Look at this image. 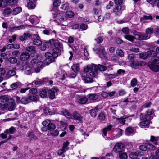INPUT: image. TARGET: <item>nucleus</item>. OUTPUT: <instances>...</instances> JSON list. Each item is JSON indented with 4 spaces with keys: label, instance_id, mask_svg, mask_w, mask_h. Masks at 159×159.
Segmentation results:
<instances>
[{
    "label": "nucleus",
    "instance_id": "4be33fe9",
    "mask_svg": "<svg viewBox=\"0 0 159 159\" xmlns=\"http://www.w3.org/2000/svg\"><path fill=\"white\" fill-rule=\"evenodd\" d=\"M38 17L34 15L31 16L29 18V21L32 24L34 23H38Z\"/></svg>",
    "mask_w": 159,
    "mask_h": 159
},
{
    "label": "nucleus",
    "instance_id": "e2e57ef3",
    "mask_svg": "<svg viewBox=\"0 0 159 159\" xmlns=\"http://www.w3.org/2000/svg\"><path fill=\"white\" fill-rule=\"evenodd\" d=\"M101 55L103 56L104 58H106L107 57V54L105 52V50H104L103 49H102V51H99Z\"/></svg>",
    "mask_w": 159,
    "mask_h": 159
},
{
    "label": "nucleus",
    "instance_id": "a19ab883",
    "mask_svg": "<svg viewBox=\"0 0 159 159\" xmlns=\"http://www.w3.org/2000/svg\"><path fill=\"white\" fill-rule=\"evenodd\" d=\"M65 15L69 18H72L74 16V13L71 11H67Z\"/></svg>",
    "mask_w": 159,
    "mask_h": 159
},
{
    "label": "nucleus",
    "instance_id": "b1692460",
    "mask_svg": "<svg viewBox=\"0 0 159 159\" xmlns=\"http://www.w3.org/2000/svg\"><path fill=\"white\" fill-rule=\"evenodd\" d=\"M39 94V96L43 98H45L47 96L46 91L44 89H41L40 90Z\"/></svg>",
    "mask_w": 159,
    "mask_h": 159
},
{
    "label": "nucleus",
    "instance_id": "2f4dec72",
    "mask_svg": "<svg viewBox=\"0 0 159 159\" xmlns=\"http://www.w3.org/2000/svg\"><path fill=\"white\" fill-rule=\"evenodd\" d=\"M17 2V0H7V4L9 6H13L15 5Z\"/></svg>",
    "mask_w": 159,
    "mask_h": 159
},
{
    "label": "nucleus",
    "instance_id": "6ab92c4d",
    "mask_svg": "<svg viewBox=\"0 0 159 159\" xmlns=\"http://www.w3.org/2000/svg\"><path fill=\"white\" fill-rule=\"evenodd\" d=\"M88 100V98L86 97H79V98L77 99V101L80 104H84L87 102Z\"/></svg>",
    "mask_w": 159,
    "mask_h": 159
},
{
    "label": "nucleus",
    "instance_id": "5701e85b",
    "mask_svg": "<svg viewBox=\"0 0 159 159\" xmlns=\"http://www.w3.org/2000/svg\"><path fill=\"white\" fill-rule=\"evenodd\" d=\"M134 129L131 127H127L125 130V134L127 136H129L133 134Z\"/></svg>",
    "mask_w": 159,
    "mask_h": 159
},
{
    "label": "nucleus",
    "instance_id": "39448f33",
    "mask_svg": "<svg viewBox=\"0 0 159 159\" xmlns=\"http://www.w3.org/2000/svg\"><path fill=\"white\" fill-rule=\"evenodd\" d=\"M53 15V17L57 18V20L60 19L59 21H64L66 20V17L65 16V13L61 12L57 10L56 13H52Z\"/></svg>",
    "mask_w": 159,
    "mask_h": 159
},
{
    "label": "nucleus",
    "instance_id": "bf43d9fd",
    "mask_svg": "<svg viewBox=\"0 0 159 159\" xmlns=\"http://www.w3.org/2000/svg\"><path fill=\"white\" fill-rule=\"evenodd\" d=\"M84 82L86 83H89L92 82L93 81V79L89 77L86 78L84 80Z\"/></svg>",
    "mask_w": 159,
    "mask_h": 159
},
{
    "label": "nucleus",
    "instance_id": "dca6fc26",
    "mask_svg": "<svg viewBox=\"0 0 159 159\" xmlns=\"http://www.w3.org/2000/svg\"><path fill=\"white\" fill-rule=\"evenodd\" d=\"M71 68L72 70L75 73L79 72L80 70V64L78 63L73 64Z\"/></svg>",
    "mask_w": 159,
    "mask_h": 159
},
{
    "label": "nucleus",
    "instance_id": "f257e3e1",
    "mask_svg": "<svg viewBox=\"0 0 159 159\" xmlns=\"http://www.w3.org/2000/svg\"><path fill=\"white\" fill-rule=\"evenodd\" d=\"M63 113L66 117L68 118L74 119L79 122L81 121L83 119L80 115L77 112H74L72 114L66 110H65L63 111Z\"/></svg>",
    "mask_w": 159,
    "mask_h": 159
},
{
    "label": "nucleus",
    "instance_id": "bb28decb",
    "mask_svg": "<svg viewBox=\"0 0 159 159\" xmlns=\"http://www.w3.org/2000/svg\"><path fill=\"white\" fill-rule=\"evenodd\" d=\"M112 126L111 125H109L106 127L104 128L103 130V132L104 136L107 135V132L111 130Z\"/></svg>",
    "mask_w": 159,
    "mask_h": 159
},
{
    "label": "nucleus",
    "instance_id": "1a4fd4ad",
    "mask_svg": "<svg viewBox=\"0 0 159 159\" xmlns=\"http://www.w3.org/2000/svg\"><path fill=\"white\" fill-rule=\"evenodd\" d=\"M94 72L97 73L98 71L99 70L101 71H104L107 69V67L104 66L98 65L94 64L93 66ZM98 74V73H97Z\"/></svg>",
    "mask_w": 159,
    "mask_h": 159
},
{
    "label": "nucleus",
    "instance_id": "aec40b11",
    "mask_svg": "<svg viewBox=\"0 0 159 159\" xmlns=\"http://www.w3.org/2000/svg\"><path fill=\"white\" fill-rule=\"evenodd\" d=\"M121 10V6H119L116 7L114 9L113 11L116 15L118 16L120 15L122 13V11Z\"/></svg>",
    "mask_w": 159,
    "mask_h": 159
},
{
    "label": "nucleus",
    "instance_id": "4468645a",
    "mask_svg": "<svg viewBox=\"0 0 159 159\" xmlns=\"http://www.w3.org/2000/svg\"><path fill=\"white\" fill-rule=\"evenodd\" d=\"M149 68L152 71L155 72L159 71V65L151 63L148 65Z\"/></svg>",
    "mask_w": 159,
    "mask_h": 159
},
{
    "label": "nucleus",
    "instance_id": "0eeeda50",
    "mask_svg": "<svg viewBox=\"0 0 159 159\" xmlns=\"http://www.w3.org/2000/svg\"><path fill=\"white\" fill-rule=\"evenodd\" d=\"M124 145L121 143H116L113 148V150L116 153L122 152L124 148Z\"/></svg>",
    "mask_w": 159,
    "mask_h": 159
},
{
    "label": "nucleus",
    "instance_id": "603ef678",
    "mask_svg": "<svg viewBox=\"0 0 159 159\" xmlns=\"http://www.w3.org/2000/svg\"><path fill=\"white\" fill-rule=\"evenodd\" d=\"M62 9L64 10H67L69 8V4L68 3H66L62 5L61 7Z\"/></svg>",
    "mask_w": 159,
    "mask_h": 159
},
{
    "label": "nucleus",
    "instance_id": "5fc2aeb1",
    "mask_svg": "<svg viewBox=\"0 0 159 159\" xmlns=\"http://www.w3.org/2000/svg\"><path fill=\"white\" fill-rule=\"evenodd\" d=\"M139 65V64L137 62L133 61L131 62L130 64V66L131 67L135 69Z\"/></svg>",
    "mask_w": 159,
    "mask_h": 159
},
{
    "label": "nucleus",
    "instance_id": "7c9ffc66",
    "mask_svg": "<svg viewBox=\"0 0 159 159\" xmlns=\"http://www.w3.org/2000/svg\"><path fill=\"white\" fill-rule=\"evenodd\" d=\"M20 102L23 104H27L30 102V99H29V98L23 97L21 99Z\"/></svg>",
    "mask_w": 159,
    "mask_h": 159
},
{
    "label": "nucleus",
    "instance_id": "f8f14e48",
    "mask_svg": "<svg viewBox=\"0 0 159 159\" xmlns=\"http://www.w3.org/2000/svg\"><path fill=\"white\" fill-rule=\"evenodd\" d=\"M8 109L9 111H11L14 110L15 107V103L14 102V100L12 99H10L8 102Z\"/></svg>",
    "mask_w": 159,
    "mask_h": 159
},
{
    "label": "nucleus",
    "instance_id": "8fccbe9b",
    "mask_svg": "<svg viewBox=\"0 0 159 159\" xmlns=\"http://www.w3.org/2000/svg\"><path fill=\"white\" fill-rule=\"evenodd\" d=\"M138 156V153L135 152H131L129 154V157L131 159H134L136 158Z\"/></svg>",
    "mask_w": 159,
    "mask_h": 159
},
{
    "label": "nucleus",
    "instance_id": "2eb2a0df",
    "mask_svg": "<svg viewBox=\"0 0 159 159\" xmlns=\"http://www.w3.org/2000/svg\"><path fill=\"white\" fill-rule=\"evenodd\" d=\"M125 118L121 117L120 118H117L114 117V119L119 124L123 125H124L125 121Z\"/></svg>",
    "mask_w": 159,
    "mask_h": 159
},
{
    "label": "nucleus",
    "instance_id": "4c0bfd02",
    "mask_svg": "<svg viewBox=\"0 0 159 159\" xmlns=\"http://www.w3.org/2000/svg\"><path fill=\"white\" fill-rule=\"evenodd\" d=\"M9 99L8 97L7 96H0V100L3 102H6L8 100L9 101Z\"/></svg>",
    "mask_w": 159,
    "mask_h": 159
},
{
    "label": "nucleus",
    "instance_id": "20e7f679",
    "mask_svg": "<svg viewBox=\"0 0 159 159\" xmlns=\"http://www.w3.org/2000/svg\"><path fill=\"white\" fill-rule=\"evenodd\" d=\"M94 64L92 65H89L87 66H85L84 68V72H89L90 71V72H89V75L93 77H97L98 74L96 72H94V69L93 68Z\"/></svg>",
    "mask_w": 159,
    "mask_h": 159
},
{
    "label": "nucleus",
    "instance_id": "09e8293b",
    "mask_svg": "<svg viewBox=\"0 0 159 159\" xmlns=\"http://www.w3.org/2000/svg\"><path fill=\"white\" fill-rule=\"evenodd\" d=\"M153 32V29L152 28H148L146 29V33L147 35H150V34L152 33Z\"/></svg>",
    "mask_w": 159,
    "mask_h": 159
},
{
    "label": "nucleus",
    "instance_id": "c85d7f7f",
    "mask_svg": "<svg viewBox=\"0 0 159 159\" xmlns=\"http://www.w3.org/2000/svg\"><path fill=\"white\" fill-rule=\"evenodd\" d=\"M139 56L140 58L145 59H147L148 57L147 52L145 53H141L139 54Z\"/></svg>",
    "mask_w": 159,
    "mask_h": 159
},
{
    "label": "nucleus",
    "instance_id": "774afa93",
    "mask_svg": "<svg viewBox=\"0 0 159 159\" xmlns=\"http://www.w3.org/2000/svg\"><path fill=\"white\" fill-rule=\"evenodd\" d=\"M60 4V2L59 0H56L53 2V6L57 7H58Z\"/></svg>",
    "mask_w": 159,
    "mask_h": 159
},
{
    "label": "nucleus",
    "instance_id": "a18cd8bd",
    "mask_svg": "<svg viewBox=\"0 0 159 159\" xmlns=\"http://www.w3.org/2000/svg\"><path fill=\"white\" fill-rule=\"evenodd\" d=\"M137 84V80L136 78H134L132 79L131 81V85L132 87L135 86Z\"/></svg>",
    "mask_w": 159,
    "mask_h": 159
},
{
    "label": "nucleus",
    "instance_id": "423d86ee",
    "mask_svg": "<svg viewBox=\"0 0 159 159\" xmlns=\"http://www.w3.org/2000/svg\"><path fill=\"white\" fill-rule=\"evenodd\" d=\"M54 45L55 48L53 50V52L57 53L63 50L62 45L58 40H55L54 42Z\"/></svg>",
    "mask_w": 159,
    "mask_h": 159
},
{
    "label": "nucleus",
    "instance_id": "de8ad7c7",
    "mask_svg": "<svg viewBox=\"0 0 159 159\" xmlns=\"http://www.w3.org/2000/svg\"><path fill=\"white\" fill-rule=\"evenodd\" d=\"M147 53L148 56L155 57L157 55L156 52L152 50L147 51Z\"/></svg>",
    "mask_w": 159,
    "mask_h": 159
},
{
    "label": "nucleus",
    "instance_id": "864d4df0",
    "mask_svg": "<svg viewBox=\"0 0 159 159\" xmlns=\"http://www.w3.org/2000/svg\"><path fill=\"white\" fill-rule=\"evenodd\" d=\"M119 157L121 159H126L127 158V155L125 153L120 154Z\"/></svg>",
    "mask_w": 159,
    "mask_h": 159
},
{
    "label": "nucleus",
    "instance_id": "58836bf2",
    "mask_svg": "<svg viewBox=\"0 0 159 159\" xmlns=\"http://www.w3.org/2000/svg\"><path fill=\"white\" fill-rule=\"evenodd\" d=\"M48 130L50 131H52L54 130L55 128V125L53 123H49V124L48 125Z\"/></svg>",
    "mask_w": 159,
    "mask_h": 159
},
{
    "label": "nucleus",
    "instance_id": "cd10ccee",
    "mask_svg": "<svg viewBox=\"0 0 159 159\" xmlns=\"http://www.w3.org/2000/svg\"><path fill=\"white\" fill-rule=\"evenodd\" d=\"M22 9L19 7H17L14 8L12 11V14L16 15L21 12Z\"/></svg>",
    "mask_w": 159,
    "mask_h": 159
},
{
    "label": "nucleus",
    "instance_id": "412c9836",
    "mask_svg": "<svg viewBox=\"0 0 159 159\" xmlns=\"http://www.w3.org/2000/svg\"><path fill=\"white\" fill-rule=\"evenodd\" d=\"M99 109L98 106H97L94 109L90 110V114L91 116L95 117L97 115V112L98 111Z\"/></svg>",
    "mask_w": 159,
    "mask_h": 159
},
{
    "label": "nucleus",
    "instance_id": "a878e982",
    "mask_svg": "<svg viewBox=\"0 0 159 159\" xmlns=\"http://www.w3.org/2000/svg\"><path fill=\"white\" fill-rule=\"evenodd\" d=\"M31 36V35L30 33H25L23 36H20V39L21 41H23L30 38Z\"/></svg>",
    "mask_w": 159,
    "mask_h": 159
},
{
    "label": "nucleus",
    "instance_id": "ddd939ff",
    "mask_svg": "<svg viewBox=\"0 0 159 159\" xmlns=\"http://www.w3.org/2000/svg\"><path fill=\"white\" fill-rule=\"evenodd\" d=\"M30 57L29 53L26 51L22 52L20 56V59L22 61H26L28 60Z\"/></svg>",
    "mask_w": 159,
    "mask_h": 159
},
{
    "label": "nucleus",
    "instance_id": "72a5a7b5",
    "mask_svg": "<svg viewBox=\"0 0 159 159\" xmlns=\"http://www.w3.org/2000/svg\"><path fill=\"white\" fill-rule=\"evenodd\" d=\"M15 130V128L13 127H11L9 129L6 130L4 132L6 134H8L9 133L10 134H11L14 133Z\"/></svg>",
    "mask_w": 159,
    "mask_h": 159
},
{
    "label": "nucleus",
    "instance_id": "9d476101",
    "mask_svg": "<svg viewBox=\"0 0 159 159\" xmlns=\"http://www.w3.org/2000/svg\"><path fill=\"white\" fill-rule=\"evenodd\" d=\"M33 43L34 44L37 46H40L42 44V41L38 35L34 34V35Z\"/></svg>",
    "mask_w": 159,
    "mask_h": 159
},
{
    "label": "nucleus",
    "instance_id": "f03ea898",
    "mask_svg": "<svg viewBox=\"0 0 159 159\" xmlns=\"http://www.w3.org/2000/svg\"><path fill=\"white\" fill-rule=\"evenodd\" d=\"M46 58L44 60V62L46 65H48L49 64L54 61V58L58 57V54L53 52L52 54L47 52L45 54Z\"/></svg>",
    "mask_w": 159,
    "mask_h": 159
},
{
    "label": "nucleus",
    "instance_id": "338daca9",
    "mask_svg": "<svg viewBox=\"0 0 159 159\" xmlns=\"http://www.w3.org/2000/svg\"><path fill=\"white\" fill-rule=\"evenodd\" d=\"M50 123V121L49 120H46L42 122L43 125L45 126H47Z\"/></svg>",
    "mask_w": 159,
    "mask_h": 159
},
{
    "label": "nucleus",
    "instance_id": "49530a36",
    "mask_svg": "<svg viewBox=\"0 0 159 159\" xmlns=\"http://www.w3.org/2000/svg\"><path fill=\"white\" fill-rule=\"evenodd\" d=\"M26 49L30 52H34L35 51V48L33 46H29L26 47Z\"/></svg>",
    "mask_w": 159,
    "mask_h": 159
},
{
    "label": "nucleus",
    "instance_id": "c9c22d12",
    "mask_svg": "<svg viewBox=\"0 0 159 159\" xmlns=\"http://www.w3.org/2000/svg\"><path fill=\"white\" fill-rule=\"evenodd\" d=\"M27 136L30 139L34 140L36 138V137L34 136L33 133L31 131H30L28 132Z\"/></svg>",
    "mask_w": 159,
    "mask_h": 159
},
{
    "label": "nucleus",
    "instance_id": "4d7b16f0",
    "mask_svg": "<svg viewBox=\"0 0 159 159\" xmlns=\"http://www.w3.org/2000/svg\"><path fill=\"white\" fill-rule=\"evenodd\" d=\"M147 147L150 150H154L155 148L154 146L150 143L147 144Z\"/></svg>",
    "mask_w": 159,
    "mask_h": 159
},
{
    "label": "nucleus",
    "instance_id": "a211bd4d",
    "mask_svg": "<svg viewBox=\"0 0 159 159\" xmlns=\"http://www.w3.org/2000/svg\"><path fill=\"white\" fill-rule=\"evenodd\" d=\"M152 19V17L150 15H145L141 18V20L143 23L147 22L151 20Z\"/></svg>",
    "mask_w": 159,
    "mask_h": 159
},
{
    "label": "nucleus",
    "instance_id": "6e6552de",
    "mask_svg": "<svg viewBox=\"0 0 159 159\" xmlns=\"http://www.w3.org/2000/svg\"><path fill=\"white\" fill-rule=\"evenodd\" d=\"M58 91V89L57 88H52L49 90L48 92V95L50 99H54L55 98V93Z\"/></svg>",
    "mask_w": 159,
    "mask_h": 159
},
{
    "label": "nucleus",
    "instance_id": "9b49d317",
    "mask_svg": "<svg viewBox=\"0 0 159 159\" xmlns=\"http://www.w3.org/2000/svg\"><path fill=\"white\" fill-rule=\"evenodd\" d=\"M56 75L57 77L59 79L63 80L65 79L66 76L67 75V74L63 70H60L57 72Z\"/></svg>",
    "mask_w": 159,
    "mask_h": 159
},
{
    "label": "nucleus",
    "instance_id": "393cba45",
    "mask_svg": "<svg viewBox=\"0 0 159 159\" xmlns=\"http://www.w3.org/2000/svg\"><path fill=\"white\" fill-rule=\"evenodd\" d=\"M89 99L91 101H94L98 98V96L95 94H90L87 95Z\"/></svg>",
    "mask_w": 159,
    "mask_h": 159
},
{
    "label": "nucleus",
    "instance_id": "3c124183",
    "mask_svg": "<svg viewBox=\"0 0 159 159\" xmlns=\"http://www.w3.org/2000/svg\"><path fill=\"white\" fill-rule=\"evenodd\" d=\"M36 62L37 60L36 59H34L32 60L30 62L31 65H30V67L32 68L34 67L35 66H36Z\"/></svg>",
    "mask_w": 159,
    "mask_h": 159
},
{
    "label": "nucleus",
    "instance_id": "79ce46f5",
    "mask_svg": "<svg viewBox=\"0 0 159 159\" xmlns=\"http://www.w3.org/2000/svg\"><path fill=\"white\" fill-rule=\"evenodd\" d=\"M125 38L127 40L131 42H133L134 40V37L133 36L127 34L125 36Z\"/></svg>",
    "mask_w": 159,
    "mask_h": 159
},
{
    "label": "nucleus",
    "instance_id": "f704fd0d",
    "mask_svg": "<svg viewBox=\"0 0 159 159\" xmlns=\"http://www.w3.org/2000/svg\"><path fill=\"white\" fill-rule=\"evenodd\" d=\"M7 0H0V7L4 8L6 5Z\"/></svg>",
    "mask_w": 159,
    "mask_h": 159
},
{
    "label": "nucleus",
    "instance_id": "37998d69",
    "mask_svg": "<svg viewBox=\"0 0 159 159\" xmlns=\"http://www.w3.org/2000/svg\"><path fill=\"white\" fill-rule=\"evenodd\" d=\"M116 53L117 55L121 57L124 56V53L123 51L120 49H118L116 51Z\"/></svg>",
    "mask_w": 159,
    "mask_h": 159
},
{
    "label": "nucleus",
    "instance_id": "13d9d810",
    "mask_svg": "<svg viewBox=\"0 0 159 159\" xmlns=\"http://www.w3.org/2000/svg\"><path fill=\"white\" fill-rule=\"evenodd\" d=\"M124 70L122 69H119L118 70L117 73L116 74L117 75V76H118L121 75L122 74H124L125 72Z\"/></svg>",
    "mask_w": 159,
    "mask_h": 159
},
{
    "label": "nucleus",
    "instance_id": "680f3d73",
    "mask_svg": "<svg viewBox=\"0 0 159 159\" xmlns=\"http://www.w3.org/2000/svg\"><path fill=\"white\" fill-rule=\"evenodd\" d=\"M29 99H30V102L31 100L35 101L37 100V97L34 96H30L29 97Z\"/></svg>",
    "mask_w": 159,
    "mask_h": 159
},
{
    "label": "nucleus",
    "instance_id": "0e129e2a",
    "mask_svg": "<svg viewBox=\"0 0 159 159\" xmlns=\"http://www.w3.org/2000/svg\"><path fill=\"white\" fill-rule=\"evenodd\" d=\"M98 118L101 120H103L105 119V116L104 114L102 113H101L98 116Z\"/></svg>",
    "mask_w": 159,
    "mask_h": 159
},
{
    "label": "nucleus",
    "instance_id": "473e14b6",
    "mask_svg": "<svg viewBox=\"0 0 159 159\" xmlns=\"http://www.w3.org/2000/svg\"><path fill=\"white\" fill-rule=\"evenodd\" d=\"M34 2H29L28 3V7L30 9H34L35 7Z\"/></svg>",
    "mask_w": 159,
    "mask_h": 159
},
{
    "label": "nucleus",
    "instance_id": "c03bdc74",
    "mask_svg": "<svg viewBox=\"0 0 159 159\" xmlns=\"http://www.w3.org/2000/svg\"><path fill=\"white\" fill-rule=\"evenodd\" d=\"M151 35H147V34H141V40H147L150 38Z\"/></svg>",
    "mask_w": 159,
    "mask_h": 159
},
{
    "label": "nucleus",
    "instance_id": "052dcab7",
    "mask_svg": "<svg viewBox=\"0 0 159 159\" xmlns=\"http://www.w3.org/2000/svg\"><path fill=\"white\" fill-rule=\"evenodd\" d=\"M121 30L123 33L125 34H128L129 33V30L127 27L123 28Z\"/></svg>",
    "mask_w": 159,
    "mask_h": 159
},
{
    "label": "nucleus",
    "instance_id": "6e6d98bb",
    "mask_svg": "<svg viewBox=\"0 0 159 159\" xmlns=\"http://www.w3.org/2000/svg\"><path fill=\"white\" fill-rule=\"evenodd\" d=\"M19 84V82L14 83L11 85V87L13 89H15L18 87Z\"/></svg>",
    "mask_w": 159,
    "mask_h": 159
},
{
    "label": "nucleus",
    "instance_id": "69168bd1",
    "mask_svg": "<svg viewBox=\"0 0 159 159\" xmlns=\"http://www.w3.org/2000/svg\"><path fill=\"white\" fill-rule=\"evenodd\" d=\"M61 128L62 130H64L66 129L67 127V124L66 123L63 122H61Z\"/></svg>",
    "mask_w": 159,
    "mask_h": 159
},
{
    "label": "nucleus",
    "instance_id": "e433bc0d",
    "mask_svg": "<svg viewBox=\"0 0 159 159\" xmlns=\"http://www.w3.org/2000/svg\"><path fill=\"white\" fill-rule=\"evenodd\" d=\"M8 60L12 64H15L17 61V60L16 58L14 57H10L9 58Z\"/></svg>",
    "mask_w": 159,
    "mask_h": 159
},
{
    "label": "nucleus",
    "instance_id": "ea45409f",
    "mask_svg": "<svg viewBox=\"0 0 159 159\" xmlns=\"http://www.w3.org/2000/svg\"><path fill=\"white\" fill-rule=\"evenodd\" d=\"M69 143L68 141H66V142H64L63 143L62 148H63V150H65L66 151L68 149V146L69 145Z\"/></svg>",
    "mask_w": 159,
    "mask_h": 159
},
{
    "label": "nucleus",
    "instance_id": "c756f323",
    "mask_svg": "<svg viewBox=\"0 0 159 159\" xmlns=\"http://www.w3.org/2000/svg\"><path fill=\"white\" fill-rule=\"evenodd\" d=\"M15 70V68H13V69L9 70L7 73V75L8 76L11 77L15 75L16 74Z\"/></svg>",
    "mask_w": 159,
    "mask_h": 159
},
{
    "label": "nucleus",
    "instance_id": "7ed1b4c3",
    "mask_svg": "<svg viewBox=\"0 0 159 159\" xmlns=\"http://www.w3.org/2000/svg\"><path fill=\"white\" fill-rule=\"evenodd\" d=\"M140 119L143 120L139 124L141 127L147 126L149 124V120L151 117L148 116H145L143 114H141L140 116Z\"/></svg>",
    "mask_w": 159,
    "mask_h": 159
},
{
    "label": "nucleus",
    "instance_id": "f3484780",
    "mask_svg": "<svg viewBox=\"0 0 159 159\" xmlns=\"http://www.w3.org/2000/svg\"><path fill=\"white\" fill-rule=\"evenodd\" d=\"M150 141L153 144L156 145L158 144L159 142V137L158 136H151L150 137Z\"/></svg>",
    "mask_w": 159,
    "mask_h": 159
}]
</instances>
